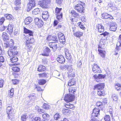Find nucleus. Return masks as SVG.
<instances>
[{
	"mask_svg": "<svg viewBox=\"0 0 121 121\" xmlns=\"http://www.w3.org/2000/svg\"><path fill=\"white\" fill-rule=\"evenodd\" d=\"M40 118L39 117H36L32 119V121H40Z\"/></svg>",
	"mask_w": 121,
	"mask_h": 121,
	"instance_id": "obj_59",
	"label": "nucleus"
},
{
	"mask_svg": "<svg viewBox=\"0 0 121 121\" xmlns=\"http://www.w3.org/2000/svg\"><path fill=\"white\" fill-rule=\"evenodd\" d=\"M49 106L47 104H44L43 106V108L46 109H48L49 108Z\"/></svg>",
	"mask_w": 121,
	"mask_h": 121,
	"instance_id": "obj_57",
	"label": "nucleus"
},
{
	"mask_svg": "<svg viewBox=\"0 0 121 121\" xmlns=\"http://www.w3.org/2000/svg\"><path fill=\"white\" fill-rule=\"evenodd\" d=\"M13 71L15 72H18L20 71V69L17 67H13L12 68Z\"/></svg>",
	"mask_w": 121,
	"mask_h": 121,
	"instance_id": "obj_47",
	"label": "nucleus"
},
{
	"mask_svg": "<svg viewBox=\"0 0 121 121\" xmlns=\"http://www.w3.org/2000/svg\"><path fill=\"white\" fill-rule=\"evenodd\" d=\"M115 87L116 90L118 91H121V88H120L121 87V84L116 83L115 85Z\"/></svg>",
	"mask_w": 121,
	"mask_h": 121,
	"instance_id": "obj_38",
	"label": "nucleus"
},
{
	"mask_svg": "<svg viewBox=\"0 0 121 121\" xmlns=\"http://www.w3.org/2000/svg\"><path fill=\"white\" fill-rule=\"evenodd\" d=\"M72 69H70V70L68 72V77H74V72L73 71Z\"/></svg>",
	"mask_w": 121,
	"mask_h": 121,
	"instance_id": "obj_26",
	"label": "nucleus"
},
{
	"mask_svg": "<svg viewBox=\"0 0 121 121\" xmlns=\"http://www.w3.org/2000/svg\"><path fill=\"white\" fill-rule=\"evenodd\" d=\"M120 41L121 40H119L117 44L116 48L118 51L121 49V42Z\"/></svg>",
	"mask_w": 121,
	"mask_h": 121,
	"instance_id": "obj_36",
	"label": "nucleus"
},
{
	"mask_svg": "<svg viewBox=\"0 0 121 121\" xmlns=\"http://www.w3.org/2000/svg\"><path fill=\"white\" fill-rule=\"evenodd\" d=\"M106 76V75H103L101 74H99L98 78L99 79H103L105 78Z\"/></svg>",
	"mask_w": 121,
	"mask_h": 121,
	"instance_id": "obj_61",
	"label": "nucleus"
},
{
	"mask_svg": "<svg viewBox=\"0 0 121 121\" xmlns=\"http://www.w3.org/2000/svg\"><path fill=\"white\" fill-rule=\"evenodd\" d=\"M37 69L38 70L39 72L44 71L45 70V67L44 66L42 65H40L39 66Z\"/></svg>",
	"mask_w": 121,
	"mask_h": 121,
	"instance_id": "obj_34",
	"label": "nucleus"
},
{
	"mask_svg": "<svg viewBox=\"0 0 121 121\" xmlns=\"http://www.w3.org/2000/svg\"><path fill=\"white\" fill-rule=\"evenodd\" d=\"M96 106H97L98 107H99L100 108V109H102L104 107V106L103 104L102 103L100 102H97L96 104Z\"/></svg>",
	"mask_w": 121,
	"mask_h": 121,
	"instance_id": "obj_39",
	"label": "nucleus"
},
{
	"mask_svg": "<svg viewBox=\"0 0 121 121\" xmlns=\"http://www.w3.org/2000/svg\"><path fill=\"white\" fill-rule=\"evenodd\" d=\"M48 73L47 74L46 73H42L39 74V77L44 78L47 77Z\"/></svg>",
	"mask_w": 121,
	"mask_h": 121,
	"instance_id": "obj_49",
	"label": "nucleus"
},
{
	"mask_svg": "<svg viewBox=\"0 0 121 121\" xmlns=\"http://www.w3.org/2000/svg\"><path fill=\"white\" fill-rule=\"evenodd\" d=\"M104 85L103 83H101L95 85L94 86V89L101 90L103 89Z\"/></svg>",
	"mask_w": 121,
	"mask_h": 121,
	"instance_id": "obj_11",
	"label": "nucleus"
},
{
	"mask_svg": "<svg viewBox=\"0 0 121 121\" xmlns=\"http://www.w3.org/2000/svg\"><path fill=\"white\" fill-rule=\"evenodd\" d=\"M83 33L82 32L78 31L75 33H73V35L75 36L78 37H80L82 36Z\"/></svg>",
	"mask_w": 121,
	"mask_h": 121,
	"instance_id": "obj_33",
	"label": "nucleus"
},
{
	"mask_svg": "<svg viewBox=\"0 0 121 121\" xmlns=\"http://www.w3.org/2000/svg\"><path fill=\"white\" fill-rule=\"evenodd\" d=\"M2 37L4 41H5L8 39L9 37L6 32H3L2 35Z\"/></svg>",
	"mask_w": 121,
	"mask_h": 121,
	"instance_id": "obj_29",
	"label": "nucleus"
},
{
	"mask_svg": "<svg viewBox=\"0 0 121 121\" xmlns=\"http://www.w3.org/2000/svg\"><path fill=\"white\" fill-rule=\"evenodd\" d=\"M75 84V81L74 79H72L69 80L68 83V85L69 86H71Z\"/></svg>",
	"mask_w": 121,
	"mask_h": 121,
	"instance_id": "obj_37",
	"label": "nucleus"
},
{
	"mask_svg": "<svg viewBox=\"0 0 121 121\" xmlns=\"http://www.w3.org/2000/svg\"><path fill=\"white\" fill-rule=\"evenodd\" d=\"M5 20V19L4 17H2L0 19V25H1L4 22Z\"/></svg>",
	"mask_w": 121,
	"mask_h": 121,
	"instance_id": "obj_64",
	"label": "nucleus"
},
{
	"mask_svg": "<svg viewBox=\"0 0 121 121\" xmlns=\"http://www.w3.org/2000/svg\"><path fill=\"white\" fill-rule=\"evenodd\" d=\"M12 110V108L11 105H7L6 108L7 112L8 114V116L9 117L10 115Z\"/></svg>",
	"mask_w": 121,
	"mask_h": 121,
	"instance_id": "obj_22",
	"label": "nucleus"
},
{
	"mask_svg": "<svg viewBox=\"0 0 121 121\" xmlns=\"http://www.w3.org/2000/svg\"><path fill=\"white\" fill-rule=\"evenodd\" d=\"M107 8H110L112 10L116 9L117 8L113 6V4L112 3H109L107 5Z\"/></svg>",
	"mask_w": 121,
	"mask_h": 121,
	"instance_id": "obj_31",
	"label": "nucleus"
},
{
	"mask_svg": "<svg viewBox=\"0 0 121 121\" xmlns=\"http://www.w3.org/2000/svg\"><path fill=\"white\" fill-rule=\"evenodd\" d=\"M14 41L12 39H11L9 42H7L6 43L4 44V46L6 48L8 47L11 48L13 47L14 44Z\"/></svg>",
	"mask_w": 121,
	"mask_h": 121,
	"instance_id": "obj_12",
	"label": "nucleus"
},
{
	"mask_svg": "<svg viewBox=\"0 0 121 121\" xmlns=\"http://www.w3.org/2000/svg\"><path fill=\"white\" fill-rule=\"evenodd\" d=\"M98 28V30L99 32H103L104 30V26L101 24H99L97 26Z\"/></svg>",
	"mask_w": 121,
	"mask_h": 121,
	"instance_id": "obj_21",
	"label": "nucleus"
},
{
	"mask_svg": "<svg viewBox=\"0 0 121 121\" xmlns=\"http://www.w3.org/2000/svg\"><path fill=\"white\" fill-rule=\"evenodd\" d=\"M17 53V47L15 46L12 47L8 51V53L9 56H12L13 55L16 56Z\"/></svg>",
	"mask_w": 121,
	"mask_h": 121,
	"instance_id": "obj_2",
	"label": "nucleus"
},
{
	"mask_svg": "<svg viewBox=\"0 0 121 121\" xmlns=\"http://www.w3.org/2000/svg\"><path fill=\"white\" fill-rule=\"evenodd\" d=\"M39 8H37L33 10L32 13L36 15L39 13Z\"/></svg>",
	"mask_w": 121,
	"mask_h": 121,
	"instance_id": "obj_45",
	"label": "nucleus"
},
{
	"mask_svg": "<svg viewBox=\"0 0 121 121\" xmlns=\"http://www.w3.org/2000/svg\"><path fill=\"white\" fill-rule=\"evenodd\" d=\"M4 16L7 19L9 20H11L13 18L12 16L9 14H6L4 15Z\"/></svg>",
	"mask_w": 121,
	"mask_h": 121,
	"instance_id": "obj_43",
	"label": "nucleus"
},
{
	"mask_svg": "<svg viewBox=\"0 0 121 121\" xmlns=\"http://www.w3.org/2000/svg\"><path fill=\"white\" fill-rule=\"evenodd\" d=\"M12 82L13 84H17L18 83L19 81L16 79H14L12 80Z\"/></svg>",
	"mask_w": 121,
	"mask_h": 121,
	"instance_id": "obj_62",
	"label": "nucleus"
},
{
	"mask_svg": "<svg viewBox=\"0 0 121 121\" xmlns=\"http://www.w3.org/2000/svg\"><path fill=\"white\" fill-rule=\"evenodd\" d=\"M27 118V117L26 115H24L21 117V120L22 121H26Z\"/></svg>",
	"mask_w": 121,
	"mask_h": 121,
	"instance_id": "obj_56",
	"label": "nucleus"
},
{
	"mask_svg": "<svg viewBox=\"0 0 121 121\" xmlns=\"http://www.w3.org/2000/svg\"><path fill=\"white\" fill-rule=\"evenodd\" d=\"M71 13L72 16L75 17H77L78 16V14L74 10H72L71 11Z\"/></svg>",
	"mask_w": 121,
	"mask_h": 121,
	"instance_id": "obj_40",
	"label": "nucleus"
},
{
	"mask_svg": "<svg viewBox=\"0 0 121 121\" xmlns=\"http://www.w3.org/2000/svg\"><path fill=\"white\" fill-rule=\"evenodd\" d=\"M110 30L113 31H116L117 27V25L115 22L111 23L110 25Z\"/></svg>",
	"mask_w": 121,
	"mask_h": 121,
	"instance_id": "obj_10",
	"label": "nucleus"
},
{
	"mask_svg": "<svg viewBox=\"0 0 121 121\" xmlns=\"http://www.w3.org/2000/svg\"><path fill=\"white\" fill-rule=\"evenodd\" d=\"M61 9V8H59L57 7L55 9V13L56 14H59L60 13V12Z\"/></svg>",
	"mask_w": 121,
	"mask_h": 121,
	"instance_id": "obj_53",
	"label": "nucleus"
},
{
	"mask_svg": "<svg viewBox=\"0 0 121 121\" xmlns=\"http://www.w3.org/2000/svg\"><path fill=\"white\" fill-rule=\"evenodd\" d=\"M6 31L9 34H10L13 32V27L11 25H9L8 27L6 28Z\"/></svg>",
	"mask_w": 121,
	"mask_h": 121,
	"instance_id": "obj_23",
	"label": "nucleus"
},
{
	"mask_svg": "<svg viewBox=\"0 0 121 121\" xmlns=\"http://www.w3.org/2000/svg\"><path fill=\"white\" fill-rule=\"evenodd\" d=\"M77 26H79L81 29H84L85 28L84 27V26L83 25H82L81 22H79L77 23Z\"/></svg>",
	"mask_w": 121,
	"mask_h": 121,
	"instance_id": "obj_51",
	"label": "nucleus"
},
{
	"mask_svg": "<svg viewBox=\"0 0 121 121\" xmlns=\"http://www.w3.org/2000/svg\"><path fill=\"white\" fill-rule=\"evenodd\" d=\"M4 61V59L3 56L0 57V67L2 65V63Z\"/></svg>",
	"mask_w": 121,
	"mask_h": 121,
	"instance_id": "obj_58",
	"label": "nucleus"
},
{
	"mask_svg": "<svg viewBox=\"0 0 121 121\" xmlns=\"http://www.w3.org/2000/svg\"><path fill=\"white\" fill-rule=\"evenodd\" d=\"M104 120L105 121H110V117L109 115H106L104 117Z\"/></svg>",
	"mask_w": 121,
	"mask_h": 121,
	"instance_id": "obj_55",
	"label": "nucleus"
},
{
	"mask_svg": "<svg viewBox=\"0 0 121 121\" xmlns=\"http://www.w3.org/2000/svg\"><path fill=\"white\" fill-rule=\"evenodd\" d=\"M38 4L42 8H47L48 7L47 5L48 1L47 0H42L38 2Z\"/></svg>",
	"mask_w": 121,
	"mask_h": 121,
	"instance_id": "obj_4",
	"label": "nucleus"
},
{
	"mask_svg": "<svg viewBox=\"0 0 121 121\" xmlns=\"http://www.w3.org/2000/svg\"><path fill=\"white\" fill-rule=\"evenodd\" d=\"M65 106L66 108L69 109H74V106L73 104H71L69 103H67L65 105Z\"/></svg>",
	"mask_w": 121,
	"mask_h": 121,
	"instance_id": "obj_24",
	"label": "nucleus"
},
{
	"mask_svg": "<svg viewBox=\"0 0 121 121\" xmlns=\"http://www.w3.org/2000/svg\"><path fill=\"white\" fill-rule=\"evenodd\" d=\"M64 50L65 56L66 58L68 60H70L71 58V56L70 55V53L69 52V50L66 48H65Z\"/></svg>",
	"mask_w": 121,
	"mask_h": 121,
	"instance_id": "obj_16",
	"label": "nucleus"
},
{
	"mask_svg": "<svg viewBox=\"0 0 121 121\" xmlns=\"http://www.w3.org/2000/svg\"><path fill=\"white\" fill-rule=\"evenodd\" d=\"M75 98V96L71 94L66 95L64 100L66 102H71L73 101Z\"/></svg>",
	"mask_w": 121,
	"mask_h": 121,
	"instance_id": "obj_3",
	"label": "nucleus"
},
{
	"mask_svg": "<svg viewBox=\"0 0 121 121\" xmlns=\"http://www.w3.org/2000/svg\"><path fill=\"white\" fill-rule=\"evenodd\" d=\"M50 52V49L48 47H46L44 51V53L42 55L43 56H48Z\"/></svg>",
	"mask_w": 121,
	"mask_h": 121,
	"instance_id": "obj_17",
	"label": "nucleus"
},
{
	"mask_svg": "<svg viewBox=\"0 0 121 121\" xmlns=\"http://www.w3.org/2000/svg\"><path fill=\"white\" fill-rule=\"evenodd\" d=\"M98 51L99 52L101 56L103 57H104L105 53V52L104 51H103L101 50H100L99 49H98Z\"/></svg>",
	"mask_w": 121,
	"mask_h": 121,
	"instance_id": "obj_41",
	"label": "nucleus"
},
{
	"mask_svg": "<svg viewBox=\"0 0 121 121\" xmlns=\"http://www.w3.org/2000/svg\"><path fill=\"white\" fill-rule=\"evenodd\" d=\"M56 17L57 18L59 21H60L63 15L62 13H61L60 14H56Z\"/></svg>",
	"mask_w": 121,
	"mask_h": 121,
	"instance_id": "obj_46",
	"label": "nucleus"
},
{
	"mask_svg": "<svg viewBox=\"0 0 121 121\" xmlns=\"http://www.w3.org/2000/svg\"><path fill=\"white\" fill-rule=\"evenodd\" d=\"M35 5V0H29V2L27 4V11L30 10Z\"/></svg>",
	"mask_w": 121,
	"mask_h": 121,
	"instance_id": "obj_7",
	"label": "nucleus"
},
{
	"mask_svg": "<svg viewBox=\"0 0 121 121\" xmlns=\"http://www.w3.org/2000/svg\"><path fill=\"white\" fill-rule=\"evenodd\" d=\"M56 42H52L49 43V45L51 48H52L54 51L56 50L57 48V46Z\"/></svg>",
	"mask_w": 121,
	"mask_h": 121,
	"instance_id": "obj_13",
	"label": "nucleus"
},
{
	"mask_svg": "<svg viewBox=\"0 0 121 121\" xmlns=\"http://www.w3.org/2000/svg\"><path fill=\"white\" fill-rule=\"evenodd\" d=\"M92 70L93 72L95 73H100L101 72V70L99 66L96 63L94 64Z\"/></svg>",
	"mask_w": 121,
	"mask_h": 121,
	"instance_id": "obj_5",
	"label": "nucleus"
},
{
	"mask_svg": "<svg viewBox=\"0 0 121 121\" xmlns=\"http://www.w3.org/2000/svg\"><path fill=\"white\" fill-rule=\"evenodd\" d=\"M97 94L98 95L100 96L104 95L105 94L104 91V89L97 90Z\"/></svg>",
	"mask_w": 121,
	"mask_h": 121,
	"instance_id": "obj_30",
	"label": "nucleus"
},
{
	"mask_svg": "<svg viewBox=\"0 0 121 121\" xmlns=\"http://www.w3.org/2000/svg\"><path fill=\"white\" fill-rule=\"evenodd\" d=\"M13 90V88H12L8 91V95L10 98L12 97L13 96L14 94Z\"/></svg>",
	"mask_w": 121,
	"mask_h": 121,
	"instance_id": "obj_28",
	"label": "nucleus"
},
{
	"mask_svg": "<svg viewBox=\"0 0 121 121\" xmlns=\"http://www.w3.org/2000/svg\"><path fill=\"white\" fill-rule=\"evenodd\" d=\"M24 31L25 33L28 34L30 36L33 35V32L30 30L28 29L25 27L24 28Z\"/></svg>",
	"mask_w": 121,
	"mask_h": 121,
	"instance_id": "obj_25",
	"label": "nucleus"
},
{
	"mask_svg": "<svg viewBox=\"0 0 121 121\" xmlns=\"http://www.w3.org/2000/svg\"><path fill=\"white\" fill-rule=\"evenodd\" d=\"M59 41L60 43L62 44H64L65 41V36H63L62 37H59Z\"/></svg>",
	"mask_w": 121,
	"mask_h": 121,
	"instance_id": "obj_35",
	"label": "nucleus"
},
{
	"mask_svg": "<svg viewBox=\"0 0 121 121\" xmlns=\"http://www.w3.org/2000/svg\"><path fill=\"white\" fill-rule=\"evenodd\" d=\"M52 40L56 42H57L58 41V38L55 35H53L52 36Z\"/></svg>",
	"mask_w": 121,
	"mask_h": 121,
	"instance_id": "obj_54",
	"label": "nucleus"
},
{
	"mask_svg": "<svg viewBox=\"0 0 121 121\" xmlns=\"http://www.w3.org/2000/svg\"><path fill=\"white\" fill-rule=\"evenodd\" d=\"M33 20L32 18L28 17L25 18L24 21V23L25 24H29Z\"/></svg>",
	"mask_w": 121,
	"mask_h": 121,
	"instance_id": "obj_20",
	"label": "nucleus"
},
{
	"mask_svg": "<svg viewBox=\"0 0 121 121\" xmlns=\"http://www.w3.org/2000/svg\"><path fill=\"white\" fill-rule=\"evenodd\" d=\"M26 48L27 49L28 51H30L32 49V45L29 43H26Z\"/></svg>",
	"mask_w": 121,
	"mask_h": 121,
	"instance_id": "obj_44",
	"label": "nucleus"
},
{
	"mask_svg": "<svg viewBox=\"0 0 121 121\" xmlns=\"http://www.w3.org/2000/svg\"><path fill=\"white\" fill-rule=\"evenodd\" d=\"M69 91L70 94L73 95L75 94L74 93L75 92L76 90L74 88L70 87L69 89Z\"/></svg>",
	"mask_w": 121,
	"mask_h": 121,
	"instance_id": "obj_32",
	"label": "nucleus"
},
{
	"mask_svg": "<svg viewBox=\"0 0 121 121\" xmlns=\"http://www.w3.org/2000/svg\"><path fill=\"white\" fill-rule=\"evenodd\" d=\"M60 117V116L59 114L58 113H56L54 116V118L56 120H57Z\"/></svg>",
	"mask_w": 121,
	"mask_h": 121,
	"instance_id": "obj_48",
	"label": "nucleus"
},
{
	"mask_svg": "<svg viewBox=\"0 0 121 121\" xmlns=\"http://www.w3.org/2000/svg\"><path fill=\"white\" fill-rule=\"evenodd\" d=\"M35 24L39 28L42 27L43 25V22L41 19L37 18H35Z\"/></svg>",
	"mask_w": 121,
	"mask_h": 121,
	"instance_id": "obj_6",
	"label": "nucleus"
},
{
	"mask_svg": "<svg viewBox=\"0 0 121 121\" xmlns=\"http://www.w3.org/2000/svg\"><path fill=\"white\" fill-rule=\"evenodd\" d=\"M112 98L113 101H116L118 99L117 96L115 94H113L112 96Z\"/></svg>",
	"mask_w": 121,
	"mask_h": 121,
	"instance_id": "obj_50",
	"label": "nucleus"
},
{
	"mask_svg": "<svg viewBox=\"0 0 121 121\" xmlns=\"http://www.w3.org/2000/svg\"><path fill=\"white\" fill-rule=\"evenodd\" d=\"M49 15V14H47V15H42V17L43 19H44V20H46L48 18Z\"/></svg>",
	"mask_w": 121,
	"mask_h": 121,
	"instance_id": "obj_60",
	"label": "nucleus"
},
{
	"mask_svg": "<svg viewBox=\"0 0 121 121\" xmlns=\"http://www.w3.org/2000/svg\"><path fill=\"white\" fill-rule=\"evenodd\" d=\"M105 44V40L104 39H101L100 41L99 44V46L98 49L100 48H103L104 47Z\"/></svg>",
	"mask_w": 121,
	"mask_h": 121,
	"instance_id": "obj_18",
	"label": "nucleus"
},
{
	"mask_svg": "<svg viewBox=\"0 0 121 121\" xmlns=\"http://www.w3.org/2000/svg\"><path fill=\"white\" fill-rule=\"evenodd\" d=\"M56 60L59 63H63L65 62V59L64 57L62 55H60L58 56L56 58Z\"/></svg>",
	"mask_w": 121,
	"mask_h": 121,
	"instance_id": "obj_15",
	"label": "nucleus"
},
{
	"mask_svg": "<svg viewBox=\"0 0 121 121\" xmlns=\"http://www.w3.org/2000/svg\"><path fill=\"white\" fill-rule=\"evenodd\" d=\"M78 3L74 7V9L80 13L84 12V9L83 5L84 4L80 1H78Z\"/></svg>",
	"mask_w": 121,
	"mask_h": 121,
	"instance_id": "obj_1",
	"label": "nucleus"
},
{
	"mask_svg": "<svg viewBox=\"0 0 121 121\" xmlns=\"http://www.w3.org/2000/svg\"><path fill=\"white\" fill-rule=\"evenodd\" d=\"M25 41H26V43H32L34 42V39L33 38L29 36V37L26 36L24 39Z\"/></svg>",
	"mask_w": 121,
	"mask_h": 121,
	"instance_id": "obj_9",
	"label": "nucleus"
},
{
	"mask_svg": "<svg viewBox=\"0 0 121 121\" xmlns=\"http://www.w3.org/2000/svg\"><path fill=\"white\" fill-rule=\"evenodd\" d=\"M46 81L45 80L41 79L39 81L38 83L39 84L42 85L44 84L46 82Z\"/></svg>",
	"mask_w": 121,
	"mask_h": 121,
	"instance_id": "obj_42",
	"label": "nucleus"
},
{
	"mask_svg": "<svg viewBox=\"0 0 121 121\" xmlns=\"http://www.w3.org/2000/svg\"><path fill=\"white\" fill-rule=\"evenodd\" d=\"M102 18L104 19H107L109 18L110 19H113V17L110 15L106 13H104L101 15Z\"/></svg>",
	"mask_w": 121,
	"mask_h": 121,
	"instance_id": "obj_14",
	"label": "nucleus"
},
{
	"mask_svg": "<svg viewBox=\"0 0 121 121\" xmlns=\"http://www.w3.org/2000/svg\"><path fill=\"white\" fill-rule=\"evenodd\" d=\"M16 56L13 55L12 56H9L10 59V60L11 62L14 63L16 62L18 60Z\"/></svg>",
	"mask_w": 121,
	"mask_h": 121,
	"instance_id": "obj_19",
	"label": "nucleus"
},
{
	"mask_svg": "<svg viewBox=\"0 0 121 121\" xmlns=\"http://www.w3.org/2000/svg\"><path fill=\"white\" fill-rule=\"evenodd\" d=\"M99 109L95 108L93 110V112L91 114V118H93L97 117L99 114Z\"/></svg>",
	"mask_w": 121,
	"mask_h": 121,
	"instance_id": "obj_8",
	"label": "nucleus"
},
{
	"mask_svg": "<svg viewBox=\"0 0 121 121\" xmlns=\"http://www.w3.org/2000/svg\"><path fill=\"white\" fill-rule=\"evenodd\" d=\"M49 116L47 114H43L42 115V117L44 119L47 120L48 119V118H49ZM45 120V119H44Z\"/></svg>",
	"mask_w": 121,
	"mask_h": 121,
	"instance_id": "obj_52",
	"label": "nucleus"
},
{
	"mask_svg": "<svg viewBox=\"0 0 121 121\" xmlns=\"http://www.w3.org/2000/svg\"><path fill=\"white\" fill-rule=\"evenodd\" d=\"M70 112V110L64 108H63L62 110V112L63 114L66 115H69L71 113Z\"/></svg>",
	"mask_w": 121,
	"mask_h": 121,
	"instance_id": "obj_27",
	"label": "nucleus"
},
{
	"mask_svg": "<svg viewBox=\"0 0 121 121\" xmlns=\"http://www.w3.org/2000/svg\"><path fill=\"white\" fill-rule=\"evenodd\" d=\"M69 67V66L68 65H64L61 66V68L62 69H68Z\"/></svg>",
	"mask_w": 121,
	"mask_h": 121,
	"instance_id": "obj_63",
	"label": "nucleus"
}]
</instances>
